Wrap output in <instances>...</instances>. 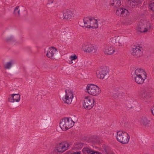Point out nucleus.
Returning <instances> with one entry per match:
<instances>
[{"label": "nucleus", "mask_w": 154, "mask_h": 154, "mask_svg": "<svg viewBox=\"0 0 154 154\" xmlns=\"http://www.w3.org/2000/svg\"><path fill=\"white\" fill-rule=\"evenodd\" d=\"M75 10L71 9L64 10L62 12V18L64 20H71L75 17Z\"/></svg>", "instance_id": "obj_7"}, {"label": "nucleus", "mask_w": 154, "mask_h": 154, "mask_svg": "<svg viewBox=\"0 0 154 154\" xmlns=\"http://www.w3.org/2000/svg\"><path fill=\"white\" fill-rule=\"evenodd\" d=\"M116 43L117 46L122 48L126 41V38L123 36H115Z\"/></svg>", "instance_id": "obj_13"}, {"label": "nucleus", "mask_w": 154, "mask_h": 154, "mask_svg": "<svg viewBox=\"0 0 154 154\" xmlns=\"http://www.w3.org/2000/svg\"><path fill=\"white\" fill-rule=\"evenodd\" d=\"M95 104L94 100L89 96H86L83 97V106L87 110H90L94 106Z\"/></svg>", "instance_id": "obj_6"}, {"label": "nucleus", "mask_w": 154, "mask_h": 154, "mask_svg": "<svg viewBox=\"0 0 154 154\" xmlns=\"http://www.w3.org/2000/svg\"><path fill=\"white\" fill-rule=\"evenodd\" d=\"M143 48L139 46H134L132 49L131 53L134 56L139 57L143 55Z\"/></svg>", "instance_id": "obj_11"}, {"label": "nucleus", "mask_w": 154, "mask_h": 154, "mask_svg": "<svg viewBox=\"0 0 154 154\" xmlns=\"http://www.w3.org/2000/svg\"><path fill=\"white\" fill-rule=\"evenodd\" d=\"M135 82L138 84L143 83L146 78V73L143 69L138 68L134 72Z\"/></svg>", "instance_id": "obj_2"}, {"label": "nucleus", "mask_w": 154, "mask_h": 154, "mask_svg": "<svg viewBox=\"0 0 154 154\" xmlns=\"http://www.w3.org/2000/svg\"><path fill=\"white\" fill-rule=\"evenodd\" d=\"M72 154H80V153L79 152H74Z\"/></svg>", "instance_id": "obj_31"}, {"label": "nucleus", "mask_w": 154, "mask_h": 154, "mask_svg": "<svg viewBox=\"0 0 154 154\" xmlns=\"http://www.w3.org/2000/svg\"><path fill=\"white\" fill-rule=\"evenodd\" d=\"M151 129L154 130V126H152L151 128Z\"/></svg>", "instance_id": "obj_33"}, {"label": "nucleus", "mask_w": 154, "mask_h": 154, "mask_svg": "<svg viewBox=\"0 0 154 154\" xmlns=\"http://www.w3.org/2000/svg\"><path fill=\"white\" fill-rule=\"evenodd\" d=\"M152 114L154 116V106L152 109Z\"/></svg>", "instance_id": "obj_30"}, {"label": "nucleus", "mask_w": 154, "mask_h": 154, "mask_svg": "<svg viewBox=\"0 0 154 154\" xmlns=\"http://www.w3.org/2000/svg\"><path fill=\"white\" fill-rule=\"evenodd\" d=\"M105 54L107 55H112L115 52V49L112 46L110 45H106L103 49Z\"/></svg>", "instance_id": "obj_17"}, {"label": "nucleus", "mask_w": 154, "mask_h": 154, "mask_svg": "<svg viewBox=\"0 0 154 154\" xmlns=\"http://www.w3.org/2000/svg\"><path fill=\"white\" fill-rule=\"evenodd\" d=\"M65 95L62 98L63 101L65 104H70L74 97V92L69 88H65Z\"/></svg>", "instance_id": "obj_5"}, {"label": "nucleus", "mask_w": 154, "mask_h": 154, "mask_svg": "<svg viewBox=\"0 0 154 154\" xmlns=\"http://www.w3.org/2000/svg\"><path fill=\"white\" fill-rule=\"evenodd\" d=\"M82 49L85 52L91 53L96 51V47L93 45L89 42L84 43L82 46Z\"/></svg>", "instance_id": "obj_10"}, {"label": "nucleus", "mask_w": 154, "mask_h": 154, "mask_svg": "<svg viewBox=\"0 0 154 154\" xmlns=\"http://www.w3.org/2000/svg\"><path fill=\"white\" fill-rule=\"evenodd\" d=\"M85 92L89 95L93 96L99 95L101 93V89L97 85L89 83L86 86Z\"/></svg>", "instance_id": "obj_1"}, {"label": "nucleus", "mask_w": 154, "mask_h": 154, "mask_svg": "<svg viewBox=\"0 0 154 154\" xmlns=\"http://www.w3.org/2000/svg\"><path fill=\"white\" fill-rule=\"evenodd\" d=\"M92 154H102V153H101L100 152H96V151H93Z\"/></svg>", "instance_id": "obj_29"}, {"label": "nucleus", "mask_w": 154, "mask_h": 154, "mask_svg": "<svg viewBox=\"0 0 154 154\" xmlns=\"http://www.w3.org/2000/svg\"><path fill=\"white\" fill-rule=\"evenodd\" d=\"M150 7L151 10L154 11V3L151 4Z\"/></svg>", "instance_id": "obj_28"}, {"label": "nucleus", "mask_w": 154, "mask_h": 154, "mask_svg": "<svg viewBox=\"0 0 154 154\" xmlns=\"http://www.w3.org/2000/svg\"><path fill=\"white\" fill-rule=\"evenodd\" d=\"M121 3V0H111L110 5L114 8H116L120 5Z\"/></svg>", "instance_id": "obj_20"}, {"label": "nucleus", "mask_w": 154, "mask_h": 154, "mask_svg": "<svg viewBox=\"0 0 154 154\" xmlns=\"http://www.w3.org/2000/svg\"><path fill=\"white\" fill-rule=\"evenodd\" d=\"M20 100V95L19 94H13L9 95L8 100L11 103L19 102Z\"/></svg>", "instance_id": "obj_14"}, {"label": "nucleus", "mask_w": 154, "mask_h": 154, "mask_svg": "<svg viewBox=\"0 0 154 154\" xmlns=\"http://www.w3.org/2000/svg\"><path fill=\"white\" fill-rule=\"evenodd\" d=\"M75 122L71 118L66 117L61 120L60 126L63 131H66L72 127Z\"/></svg>", "instance_id": "obj_4"}, {"label": "nucleus", "mask_w": 154, "mask_h": 154, "mask_svg": "<svg viewBox=\"0 0 154 154\" xmlns=\"http://www.w3.org/2000/svg\"><path fill=\"white\" fill-rule=\"evenodd\" d=\"M91 20V17H85L83 21L85 26L90 28Z\"/></svg>", "instance_id": "obj_21"}, {"label": "nucleus", "mask_w": 154, "mask_h": 154, "mask_svg": "<svg viewBox=\"0 0 154 154\" xmlns=\"http://www.w3.org/2000/svg\"><path fill=\"white\" fill-rule=\"evenodd\" d=\"M94 17H91V20L89 28L96 29L98 27V21Z\"/></svg>", "instance_id": "obj_19"}, {"label": "nucleus", "mask_w": 154, "mask_h": 154, "mask_svg": "<svg viewBox=\"0 0 154 154\" xmlns=\"http://www.w3.org/2000/svg\"><path fill=\"white\" fill-rule=\"evenodd\" d=\"M15 63V61L14 60H11L7 63L5 65V67L6 69H10L12 65Z\"/></svg>", "instance_id": "obj_23"}, {"label": "nucleus", "mask_w": 154, "mask_h": 154, "mask_svg": "<svg viewBox=\"0 0 154 154\" xmlns=\"http://www.w3.org/2000/svg\"><path fill=\"white\" fill-rule=\"evenodd\" d=\"M116 137L117 141L122 144H127L130 138L128 134L123 131H117L116 134Z\"/></svg>", "instance_id": "obj_3"}, {"label": "nucleus", "mask_w": 154, "mask_h": 154, "mask_svg": "<svg viewBox=\"0 0 154 154\" xmlns=\"http://www.w3.org/2000/svg\"><path fill=\"white\" fill-rule=\"evenodd\" d=\"M14 13L15 15L17 16H19L20 14V9L19 6H16L14 9Z\"/></svg>", "instance_id": "obj_25"}, {"label": "nucleus", "mask_w": 154, "mask_h": 154, "mask_svg": "<svg viewBox=\"0 0 154 154\" xmlns=\"http://www.w3.org/2000/svg\"><path fill=\"white\" fill-rule=\"evenodd\" d=\"M57 52V50L55 48L53 47H50L47 51L46 55L48 58L53 59Z\"/></svg>", "instance_id": "obj_16"}, {"label": "nucleus", "mask_w": 154, "mask_h": 154, "mask_svg": "<svg viewBox=\"0 0 154 154\" xmlns=\"http://www.w3.org/2000/svg\"><path fill=\"white\" fill-rule=\"evenodd\" d=\"M78 56L75 54H73L71 55L69 57V63L72 64L73 63V61H75L78 59Z\"/></svg>", "instance_id": "obj_22"}, {"label": "nucleus", "mask_w": 154, "mask_h": 154, "mask_svg": "<svg viewBox=\"0 0 154 154\" xmlns=\"http://www.w3.org/2000/svg\"><path fill=\"white\" fill-rule=\"evenodd\" d=\"M116 14L120 16L126 17L129 15L130 13L127 10L124 8H119L116 10Z\"/></svg>", "instance_id": "obj_15"}, {"label": "nucleus", "mask_w": 154, "mask_h": 154, "mask_svg": "<svg viewBox=\"0 0 154 154\" xmlns=\"http://www.w3.org/2000/svg\"><path fill=\"white\" fill-rule=\"evenodd\" d=\"M140 123L145 126H148L150 122V121L145 116H142L140 119Z\"/></svg>", "instance_id": "obj_18"}, {"label": "nucleus", "mask_w": 154, "mask_h": 154, "mask_svg": "<svg viewBox=\"0 0 154 154\" xmlns=\"http://www.w3.org/2000/svg\"><path fill=\"white\" fill-rule=\"evenodd\" d=\"M137 4L135 0H131L130 2V5L132 7H134Z\"/></svg>", "instance_id": "obj_26"}, {"label": "nucleus", "mask_w": 154, "mask_h": 154, "mask_svg": "<svg viewBox=\"0 0 154 154\" xmlns=\"http://www.w3.org/2000/svg\"><path fill=\"white\" fill-rule=\"evenodd\" d=\"M82 151L84 153L92 154L93 151L88 148H85L82 149Z\"/></svg>", "instance_id": "obj_24"}, {"label": "nucleus", "mask_w": 154, "mask_h": 154, "mask_svg": "<svg viewBox=\"0 0 154 154\" xmlns=\"http://www.w3.org/2000/svg\"><path fill=\"white\" fill-rule=\"evenodd\" d=\"M14 38V37L12 36H10L7 37L6 38V41L7 42L10 41L12 40H13Z\"/></svg>", "instance_id": "obj_27"}, {"label": "nucleus", "mask_w": 154, "mask_h": 154, "mask_svg": "<svg viewBox=\"0 0 154 154\" xmlns=\"http://www.w3.org/2000/svg\"><path fill=\"white\" fill-rule=\"evenodd\" d=\"M109 72V69L106 66H101L96 71L97 77L100 79H103L107 75Z\"/></svg>", "instance_id": "obj_8"}, {"label": "nucleus", "mask_w": 154, "mask_h": 154, "mask_svg": "<svg viewBox=\"0 0 154 154\" xmlns=\"http://www.w3.org/2000/svg\"><path fill=\"white\" fill-rule=\"evenodd\" d=\"M68 147V143L66 142L63 141L58 143L55 150L57 152L62 153L67 150Z\"/></svg>", "instance_id": "obj_9"}, {"label": "nucleus", "mask_w": 154, "mask_h": 154, "mask_svg": "<svg viewBox=\"0 0 154 154\" xmlns=\"http://www.w3.org/2000/svg\"><path fill=\"white\" fill-rule=\"evenodd\" d=\"M53 0H49V3H53Z\"/></svg>", "instance_id": "obj_32"}, {"label": "nucleus", "mask_w": 154, "mask_h": 154, "mask_svg": "<svg viewBox=\"0 0 154 154\" xmlns=\"http://www.w3.org/2000/svg\"><path fill=\"white\" fill-rule=\"evenodd\" d=\"M151 26V25L149 23H145L138 26L136 30L140 32L145 33L148 31L150 29Z\"/></svg>", "instance_id": "obj_12"}]
</instances>
